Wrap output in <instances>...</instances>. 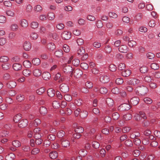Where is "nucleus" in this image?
Segmentation results:
<instances>
[{
    "instance_id": "nucleus-35",
    "label": "nucleus",
    "mask_w": 160,
    "mask_h": 160,
    "mask_svg": "<svg viewBox=\"0 0 160 160\" xmlns=\"http://www.w3.org/2000/svg\"><path fill=\"white\" fill-rule=\"evenodd\" d=\"M83 131V128L82 127L80 126H78L75 129V132L79 134L82 133Z\"/></svg>"
},
{
    "instance_id": "nucleus-6",
    "label": "nucleus",
    "mask_w": 160,
    "mask_h": 160,
    "mask_svg": "<svg viewBox=\"0 0 160 160\" xmlns=\"http://www.w3.org/2000/svg\"><path fill=\"white\" fill-rule=\"evenodd\" d=\"M72 74L76 78H78L80 77L82 74V72L79 69H76L74 70L73 72H72Z\"/></svg>"
},
{
    "instance_id": "nucleus-7",
    "label": "nucleus",
    "mask_w": 160,
    "mask_h": 160,
    "mask_svg": "<svg viewBox=\"0 0 160 160\" xmlns=\"http://www.w3.org/2000/svg\"><path fill=\"white\" fill-rule=\"evenodd\" d=\"M119 51L122 53H127L129 50L127 46L125 45L120 46L118 48Z\"/></svg>"
},
{
    "instance_id": "nucleus-43",
    "label": "nucleus",
    "mask_w": 160,
    "mask_h": 160,
    "mask_svg": "<svg viewBox=\"0 0 160 160\" xmlns=\"http://www.w3.org/2000/svg\"><path fill=\"white\" fill-rule=\"evenodd\" d=\"M148 68L145 66L141 67L140 68V71L142 73H145L148 71Z\"/></svg>"
},
{
    "instance_id": "nucleus-24",
    "label": "nucleus",
    "mask_w": 160,
    "mask_h": 160,
    "mask_svg": "<svg viewBox=\"0 0 160 160\" xmlns=\"http://www.w3.org/2000/svg\"><path fill=\"white\" fill-rule=\"evenodd\" d=\"M12 67L14 70L16 71H18L22 68V65L19 63H15L13 65Z\"/></svg>"
},
{
    "instance_id": "nucleus-50",
    "label": "nucleus",
    "mask_w": 160,
    "mask_h": 160,
    "mask_svg": "<svg viewBox=\"0 0 160 160\" xmlns=\"http://www.w3.org/2000/svg\"><path fill=\"white\" fill-rule=\"evenodd\" d=\"M48 19L49 20H53L55 18V15L54 14L53 12H50L48 13Z\"/></svg>"
},
{
    "instance_id": "nucleus-14",
    "label": "nucleus",
    "mask_w": 160,
    "mask_h": 160,
    "mask_svg": "<svg viewBox=\"0 0 160 160\" xmlns=\"http://www.w3.org/2000/svg\"><path fill=\"white\" fill-rule=\"evenodd\" d=\"M16 82L13 81L11 80L7 83L6 84V86L9 88H15L16 86Z\"/></svg>"
},
{
    "instance_id": "nucleus-15",
    "label": "nucleus",
    "mask_w": 160,
    "mask_h": 160,
    "mask_svg": "<svg viewBox=\"0 0 160 160\" xmlns=\"http://www.w3.org/2000/svg\"><path fill=\"white\" fill-rule=\"evenodd\" d=\"M40 129L39 128H36L34 129V137L35 138H40L42 137V135L40 133Z\"/></svg>"
},
{
    "instance_id": "nucleus-59",
    "label": "nucleus",
    "mask_w": 160,
    "mask_h": 160,
    "mask_svg": "<svg viewBox=\"0 0 160 160\" xmlns=\"http://www.w3.org/2000/svg\"><path fill=\"white\" fill-rule=\"evenodd\" d=\"M145 102L147 104H150L152 102V100L149 98H146L144 99Z\"/></svg>"
},
{
    "instance_id": "nucleus-64",
    "label": "nucleus",
    "mask_w": 160,
    "mask_h": 160,
    "mask_svg": "<svg viewBox=\"0 0 160 160\" xmlns=\"http://www.w3.org/2000/svg\"><path fill=\"white\" fill-rule=\"evenodd\" d=\"M52 105L54 108H57L60 107V104L58 101H55L52 103Z\"/></svg>"
},
{
    "instance_id": "nucleus-52",
    "label": "nucleus",
    "mask_w": 160,
    "mask_h": 160,
    "mask_svg": "<svg viewBox=\"0 0 160 160\" xmlns=\"http://www.w3.org/2000/svg\"><path fill=\"white\" fill-rule=\"evenodd\" d=\"M65 134V133L64 131L61 130L58 132L57 135L58 137L61 138L63 137Z\"/></svg>"
},
{
    "instance_id": "nucleus-63",
    "label": "nucleus",
    "mask_w": 160,
    "mask_h": 160,
    "mask_svg": "<svg viewBox=\"0 0 160 160\" xmlns=\"http://www.w3.org/2000/svg\"><path fill=\"white\" fill-rule=\"evenodd\" d=\"M80 66L83 69H87L88 68V66L86 63H82L80 64Z\"/></svg>"
},
{
    "instance_id": "nucleus-40",
    "label": "nucleus",
    "mask_w": 160,
    "mask_h": 160,
    "mask_svg": "<svg viewBox=\"0 0 160 160\" xmlns=\"http://www.w3.org/2000/svg\"><path fill=\"white\" fill-rule=\"evenodd\" d=\"M85 52L84 49L82 47L80 48L77 51L78 55H83Z\"/></svg>"
},
{
    "instance_id": "nucleus-19",
    "label": "nucleus",
    "mask_w": 160,
    "mask_h": 160,
    "mask_svg": "<svg viewBox=\"0 0 160 160\" xmlns=\"http://www.w3.org/2000/svg\"><path fill=\"white\" fill-rule=\"evenodd\" d=\"M42 76L44 80H47L50 78L51 74L48 72H44L42 73Z\"/></svg>"
},
{
    "instance_id": "nucleus-13",
    "label": "nucleus",
    "mask_w": 160,
    "mask_h": 160,
    "mask_svg": "<svg viewBox=\"0 0 160 160\" xmlns=\"http://www.w3.org/2000/svg\"><path fill=\"white\" fill-rule=\"evenodd\" d=\"M24 49L26 51H29L31 48V44L29 41H25L23 45Z\"/></svg>"
},
{
    "instance_id": "nucleus-62",
    "label": "nucleus",
    "mask_w": 160,
    "mask_h": 160,
    "mask_svg": "<svg viewBox=\"0 0 160 160\" xmlns=\"http://www.w3.org/2000/svg\"><path fill=\"white\" fill-rule=\"evenodd\" d=\"M40 151V150L38 148H33L31 151V153L33 155H35L38 154Z\"/></svg>"
},
{
    "instance_id": "nucleus-33",
    "label": "nucleus",
    "mask_w": 160,
    "mask_h": 160,
    "mask_svg": "<svg viewBox=\"0 0 160 160\" xmlns=\"http://www.w3.org/2000/svg\"><path fill=\"white\" fill-rule=\"evenodd\" d=\"M9 60L8 58L6 56H2L0 57V62H6Z\"/></svg>"
},
{
    "instance_id": "nucleus-18",
    "label": "nucleus",
    "mask_w": 160,
    "mask_h": 160,
    "mask_svg": "<svg viewBox=\"0 0 160 160\" xmlns=\"http://www.w3.org/2000/svg\"><path fill=\"white\" fill-rule=\"evenodd\" d=\"M139 99L137 97H134L131 98V103L134 105H136L139 102Z\"/></svg>"
},
{
    "instance_id": "nucleus-8",
    "label": "nucleus",
    "mask_w": 160,
    "mask_h": 160,
    "mask_svg": "<svg viewBox=\"0 0 160 160\" xmlns=\"http://www.w3.org/2000/svg\"><path fill=\"white\" fill-rule=\"evenodd\" d=\"M61 37L64 39L68 40L71 38V33L68 31H64L62 33Z\"/></svg>"
},
{
    "instance_id": "nucleus-30",
    "label": "nucleus",
    "mask_w": 160,
    "mask_h": 160,
    "mask_svg": "<svg viewBox=\"0 0 160 160\" xmlns=\"http://www.w3.org/2000/svg\"><path fill=\"white\" fill-rule=\"evenodd\" d=\"M32 62L33 65L37 66L40 63V60L39 58H35L32 59Z\"/></svg>"
},
{
    "instance_id": "nucleus-38",
    "label": "nucleus",
    "mask_w": 160,
    "mask_h": 160,
    "mask_svg": "<svg viewBox=\"0 0 160 160\" xmlns=\"http://www.w3.org/2000/svg\"><path fill=\"white\" fill-rule=\"evenodd\" d=\"M21 118V114H18L14 117L13 121L15 122H18Z\"/></svg>"
},
{
    "instance_id": "nucleus-57",
    "label": "nucleus",
    "mask_w": 160,
    "mask_h": 160,
    "mask_svg": "<svg viewBox=\"0 0 160 160\" xmlns=\"http://www.w3.org/2000/svg\"><path fill=\"white\" fill-rule=\"evenodd\" d=\"M56 27L57 29L61 30L64 28V25L62 23H58L56 25Z\"/></svg>"
},
{
    "instance_id": "nucleus-29",
    "label": "nucleus",
    "mask_w": 160,
    "mask_h": 160,
    "mask_svg": "<svg viewBox=\"0 0 160 160\" xmlns=\"http://www.w3.org/2000/svg\"><path fill=\"white\" fill-rule=\"evenodd\" d=\"M45 90L43 87L39 88L36 90V93L38 95H42L45 92Z\"/></svg>"
},
{
    "instance_id": "nucleus-28",
    "label": "nucleus",
    "mask_w": 160,
    "mask_h": 160,
    "mask_svg": "<svg viewBox=\"0 0 160 160\" xmlns=\"http://www.w3.org/2000/svg\"><path fill=\"white\" fill-rule=\"evenodd\" d=\"M131 74V71L129 70H126L123 71L122 74V76L125 77L129 76Z\"/></svg>"
},
{
    "instance_id": "nucleus-10",
    "label": "nucleus",
    "mask_w": 160,
    "mask_h": 160,
    "mask_svg": "<svg viewBox=\"0 0 160 160\" xmlns=\"http://www.w3.org/2000/svg\"><path fill=\"white\" fill-rule=\"evenodd\" d=\"M19 24L20 26L23 28H26L28 26V21L24 19H22L20 20Z\"/></svg>"
},
{
    "instance_id": "nucleus-32",
    "label": "nucleus",
    "mask_w": 160,
    "mask_h": 160,
    "mask_svg": "<svg viewBox=\"0 0 160 160\" xmlns=\"http://www.w3.org/2000/svg\"><path fill=\"white\" fill-rule=\"evenodd\" d=\"M23 65L26 68H29L31 66V63L28 60H26L23 62Z\"/></svg>"
},
{
    "instance_id": "nucleus-46",
    "label": "nucleus",
    "mask_w": 160,
    "mask_h": 160,
    "mask_svg": "<svg viewBox=\"0 0 160 160\" xmlns=\"http://www.w3.org/2000/svg\"><path fill=\"white\" fill-rule=\"evenodd\" d=\"M112 118L114 120H117L120 117V115L117 112H114L112 113Z\"/></svg>"
},
{
    "instance_id": "nucleus-51",
    "label": "nucleus",
    "mask_w": 160,
    "mask_h": 160,
    "mask_svg": "<svg viewBox=\"0 0 160 160\" xmlns=\"http://www.w3.org/2000/svg\"><path fill=\"white\" fill-rule=\"evenodd\" d=\"M88 114V112L87 111H83L81 112L80 116L81 118H84L87 117Z\"/></svg>"
},
{
    "instance_id": "nucleus-58",
    "label": "nucleus",
    "mask_w": 160,
    "mask_h": 160,
    "mask_svg": "<svg viewBox=\"0 0 160 160\" xmlns=\"http://www.w3.org/2000/svg\"><path fill=\"white\" fill-rule=\"evenodd\" d=\"M24 99V96L21 94L17 95L16 97L17 100L19 102H21Z\"/></svg>"
},
{
    "instance_id": "nucleus-3",
    "label": "nucleus",
    "mask_w": 160,
    "mask_h": 160,
    "mask_svg": "<svg viewBox=\"0 0 160 160\" xmlns=\"http://www.w3.org/2000/svg\"><path fill=\"white\" fill-rule=\"evenodd\" d=\"M130 109V106L127 103H123L118 107V109L120 111L128 110Z\"/></svg>"
},
{
    "instance_id": "nucleus-61",
    "label": "nucleus",
    "mask_w": 160,
    "mask_h": 160,
    "mask_svg": "<svg viewBox=\"0 0 160 160\" xmlns=\"http://www.w3.org/2000/svg\"><path fill=\"white\" fill-rule=\"evenodd\" d=\"M136 42L134 41L131 40L128 42V45L130 47H133L136 46Z\"/></svg>"
},
{
    "instance_id": "nucleus-27",
    "label": "nucleus",
    "mask_w": 160,
    "mask_h": 160,
    "mask_svg": "<svg viewBox=\"0 0 160 160\" xmlns=\"http://www.w3.org/2000/svg\"><path fill=\"white\" fill-rule=\"evenodd\" d=\"M15 157V155L13 153H11L6 156V160H13Z\"/></svg>"
},
{
    "instance_id": "nucleus-37",
    "label": "nucleus",
    "mask_w": 160,
    "mask_h": 160,
    "mask_svg": "<svg viewBox=\"0 0 160 160\" xmlns=\"http://www.w3.org/2000/svg\"><path fill=\"white\" fill-rule=\"evenodd\" d=\"M104 50L106 53H109L112 51V49L109 45H107L105 46Z\"/></svg>"
},
{
    "instance_id": "nucleus-56",
    "label": "nucleus",
    "mask_w": 160,
    "mask_h": 160,
    "mask_svg": "<svg viewBox=\"0 0 160 160\" xmlns=\"http://www.w3.org/2000/svg\"><path fill=\"white\" fill-rule=\"evenodd\" d=\"M72 64L75 66H77L80 63V61L78 59H74L72 62Z\"/></svg>"
},
{
    "instance_id": "nucleus-17",
    "label": "nucleus",
    "mask_w": 160,
    "mask_h": 160,
    "mask_svg": "<svg viewBox=\"0 0 160 160\" xmlns=\"http://www.w3.org/2000/svg\"><path fill=\"white\" fill-rule=\"evenodd\" d=\"M11 64L9 62H6L2 64V67L3 70H6L9 69L11 67Z\"/></svg>"
},
{
    "instance_id": "nucleus-12",
    "label": "nucleus",
    "mask_w": 160,
    "mask_h": 160,
    "mask_svg": "<svg viewBox=\"0 0 160 160\" xmlns=\"http://www.w3.org/2000/svg\"><path fill=\"white\" fill-rule=\"evenodd\" d=\"M100 80L102 83H107L109 81V78L107 75H102L100 78Z\"/></svg>"
},
{
    "instance_id": "nucleus-21",
    "label": "nucleus",
    "mask_w": 160,
    "mask_h": 160,
    "mask_svg": "<svg viewBox=\"0 0 160 160\" xmlns=\"http://www.w3.org/2000/svg\"><path fill=\"white\" fill-rule=\"evenodd\" d=\"M39 24L38 22L36 21H33L32 22L30 23V27L33 29L37 28Z\"/></svg>"
},
{
    "instance_id": "nucleus-2",
    "label": "nucleus",
    "mask_w": 160,
    "mask_h": 160,
    "mask_svg": "<svg viewBox=\"0 0 160 160\" xmlns=\"http://www.w3.org/2000/svg\"><path fill=\"white\" fill-rule=\"evenodd\" d=\"M72 68L71 66L69 65H67L63 67V72L65 73L68 74L70 73L71 77L73 75L72 73Z\"/></svg>"
},
{
    "instance_id": "nucleus-22",
    "label": "nucleus",
    "mask_w": 160,
    "mask_h": 160,
    "mask_svg": "<svg viewBox=\"0 0 160 160\" xmlns=\"http://www.w3.org/2000/svg\"><path fill=\"white\" fill-rule=\"evenodd\" d=\"M50 158L52 159H55L58 156L57 152L55 151L51 152L49 154Z\"/></svg>"
},
{
    "instance_id": "nucleus-36",
    "label": "nucleus",
    "mask_w": 160,
    "mask_h": 160,
    "mask_svg": "<svg viewBox=\"0 0 160 160\" xmlns=\"http://www.w3.org/2000/svg\"><path fill=\"white\" fill-rule=\"evenodd\" d=\"M23 74L25 77H28L31 74V71L28 69H26L23 70Z\"/></svg>"
},
{
    "instance_id": "nucleus-47",
    "label": "nucleus",
    "mask_w": 160,
    "mask_h": 160,
    "mask_svg": "<svg viewBox=\"0 0 160 160\" xmlns=\"http://www.w3.org/2000/svg\"><path fill=\"white\" fill-rule=\"evenodd\" d=\"M151 68L154 70H157L159 68V65L157 63H153L150 65Z\"/></svg>"
},
{
    "instance_id": "nucleus-26",
    "label": "nucleus",
    "mask_w": 160,
    "mask_h": 160,
    "mask_svg": "<svg viewBox=\"0 0 160 160\" xmlns=\"http://www.w3.org/2000/svg\"><path fill=\"white\" fill-rule=\"evenodd\" d=\"M39 112L43 116L47 113V110L45 107H42L40 108Z\"/></svg>"
},
{
    "instance_id": "nucleus-39",
    "label": "nucleus",
    "mask_w": 160,
    "mask_h": 160,
    "mask_svg": "<svg viewBox=\"0 0 160 160\" xmlns=\"http://www.w3.org/2000/svg\"><path fill=\"white\" fill-rule=\"evenodd\" d=\"M125 144L128 147H132L133 145L132 142L129 139H128L125 141Z\"/></svg>"
},
{
    "instance_id": "nucleus-44",
    "label": "nucleus",
    "mask_w": 160,
    "mask_h": 160,
    "mask_svg": "<svg viewBox=\"0 0 160 160\" xmlns=\"http://www.w3.org/2000/svg\"><path fill=\"white\" fill-rule=\"evenodd\" d=\"M132 117L131 114L129 113H127L123 116V118L125 120H129Z\"/></svg>"
},
{
    "instance_id": "nucleus-54",
    "label": "nucleus",
    "mask_w": 160,
    "mask_h": 160,
    "mask_svg": "<svg viewBox=\"0 0 160 160\" xmlns=\"http://www.w3.org/2000/svg\"><path fill=\"white\" fill-rule=\"evenodd\" d=\"M109 16L110 17L113 18H117L118 17L117 14L114 12H110L108 13Z\"/></svg>"
},
{
    "instance_id": "nucleus-11",
    "label": "nucleus",
    "mask_w": 160,
    "mask_h": 160,
    "mask_svg": "<svg viewBox=\"0 0 160 160\" xmlns=\"http://www.w3.org/2000/svg\"><path fill=\"white\" fill-rule=\"evenodd\" d=\"M28 123L27 119H22L19 122L18 126L20 128H23L26 127Z\"/></svg>"
},
{
    "instance_id": "nucleus-1",
    "label": "nucleus",
    "mask_w": 160,
    "mask_h": 160,
    "mask_svg": "<svg viewBox=\"0 0 160 160\" xmlns=\"http://www.w3.org/2000/svg\"><path fill=\"white\" fill-rule=\"evenodd\" d=\"M148 91V88L144 86L139 87L135 90L136 94L142 96H145Z\"/></svg>"
},
{
    "instance_id": "nucleus-48",
    "label": "nucleus",
    "mask_w": 160,
    "mask_h": 160,
    "mask_svg": "<svg viewBox=\"0 0 160 160\" xmlns=\"http://www.w3.org/2000/svg\"><path fill=\"white\" fill-rule=\"evenodd\" d=\"M64 98L67 101L70 102L71 101L72 99L71 96L69 94H66L64 96Z\"/></svg>"
},
{
    "instance_id": "nucleus-16",
    "label": "nucleus",
    "mask_w": 160,
    "mask_h": 160,
    "mask_svg": "<svg viewBox=\"0 0 160 160\" xmlns=\"http://www.w3.org/2000/svg\"><path fill=\"white\" fill-rule=\"evenodd\" d=\"M32 73L34 76L38 77L41 75L42 71L36 68L33 70Z\"/></svg>"
},
{
    "instance_id": "nucleus-41",
    "label": "nucleus",
    "mask_w": 160,
    "mask_h": 160,
    "mask_svg": "<svg viewBox=\"0 0 160 160\" xmlns=\"http://www.w3.org/2000/svg\"><path fill=\"white\" fill-rule=\"evenodd\" d=\"M34 10L36 12H40L42 10V8L40 5H38L34 7Z\"/></svg>"
},
{
    "instance_id": "nucleus-53",
    "label": "nucleus",
    "mask_w": 160,
    "mask_h": 160,
    "mask_svg": "<svg viewBox=\"0 0 160 160\" xmlns=\"http://www.w3.org/2000/svg\"><path fill=\"white\" fill-rule=\"evenodd\" d=\"M99 92L101 94H106L108 92V89L105 87H101L99 89Z\"/></svg>"
},
{
    "instance_id": "nucleus-55",
    "label": "nucleus",
    "mask_w": 160,
    "mask_h": 160,
    "mask_svg": "<svg viewBox=\"0 0 160 160\" xmlns=\"http://www.w3.org/2000/svg\"><path fill=\"white\" fill-rule=\"evenodd\" d=\"M92 146L95 148H98L100 146V144L96 141H93L92 142Z\"/></svg>"
},
{
    "instance_id": "nucleus-25",
    "label": "nucleus",
    "mask_w": 160,
    "mask_h": 160,
    "mask_svg": "<svg viewBox=\"0 0 160 160\" xmlns=\"http://www.w3.org/2000/svg\"><path fill=\"white\" fill-rule=\"evenodd\" d=\"M47 93L49 96L52 97L55 95V91L52 88H49L48 90Z\"/></svg>"
},
{
    "instance_id": "nucleus-5",
    "label": "nucleus",
    "mask_w": 160,
    "mask_h": 160,
    "mask_svg": "<svg viewBox=\"0 0 160 160\" xmlns=\"http://www.w3.org/2000/svg\"><path fill=\"white\" fill-rule=\"evenodd\" d=\"M60 141L63 147L67 148L70 146V142L68 140L63 138L61 139Z\"/></svg>"
},
{
    "instance_id": "nucleus-9",
    "label": "nucleus",
    "mask_w": 160,
    "mask_h": 160,
    "mask_svg": "<svg viewBox=\"0 0 160 160\" xmlns=\"http://www.w3.org/2000/svg\"><path fill=\"white\" fill-rule=\"evenodd\" d=\"M61 91L63 93H66L69 91V88L67 85L65 84H62L60 86Z\"/></svg>"
},
{
    "instance_id": "nucleus-31",
    "label": "nucleus",
    "mask_w": 160,
    "mask_h": 160,
    "mask_svg": "<svg viewBox=\"0 0 160 160\" xmlns=\"http://www.w3.org/2000/svg\"><path fill=\"white\" fill-rule=\"evenodd\" d=\"M106 102L108 105L109 106H112L114 104L113 100L110 98H108L106 100Z\"/></svg>"
},
{
    "instance_id": "nucleus-23",
    "label": "nucleus",
    "mask_w": 160,
    "mask_h": 160,
    "mask_svg": "<svg viewBox=\"0 0 160 160\" xmlns=\"http://www.w3.org/2000/svg\"><path fill=\"white\" fill-rule=\"evenodd\" d=\"M54 54L56 57L58 58H60L62 56L63 52L61 50H58L55 52Z\"/></svg>"
},
{
    "instance_id": "nucleus-49",
    "label": "nucleus",
    "mask_w": 160,
    "mask_h": 160,
    "mask_svg": "<svg viewBox=\"0 0 160 160\" xmlns=\"http://www.w3.org/2000/svg\"><path fill=\"white\" fill-rule=\"evenodd\" d=\"M12 144L14 147L16 148L18 147L21 145L20 142L17 140H15L13 141Z\"/></svg>"
},
{
    "instance_id": "nucleus-60",
    "label": "nucleus",
    "mask_w": 160,
    "mask_h": 160,
    "mask_svg": "<svg viewBox=\"0 0 160 160\" xmlns=\"http://www.w3.org/2000/svg\"><path fill=\"white\" fill-rule=\"evenodd\" d=\"M115 82L117 84L120 85L123 83V80L122 78H118L116 80Z\"/></svg>"
},
{
    "instance_id": "nucleus-20",
    "label": "nucleus",
    "mask_w": 160,
    "mask_h": 160,
    "mask_svg": "<svg viewBox=\"0 0 160 160\" xmlns=\"http://www.w3.org/2000/svg\"><path fill=\"white\" fill-rule=\"evenodd\" d=\"M47 48L50 51H53L56 48V46L52 42H50L48 43L47 45Z\"/></svg>"
},
{
    "instance_id": "nucleus-4",
    "label": "nucleus",
    "mask_w": 160,
    "mask_h": 160,
    "mask_svg": "<svg viewBox=\"0 0 160 160\" xmlns=\"http://www.w3.org/2000/svg\"><path fill=\"white\" fill-rule=\"evenodd\" d=\"M140 82V80L135 78H132L127 82L128 84L135 86L138 85Z\"/></svg>"
},
{
    "instance_id": "nucleus-42",
    "label": "nucleus",
    "mask_w": 160,
    "mask_h": 160,
    "mask_svg": "<svg viewBox=\"0 0 160 160\" xmlns=\"http://www.w3.org/2000/svg\"><path fill=\"white\" fill-rule=\"evenodd\" d=\"M18 28V26L17 24L13 23L11 26V28L13 31H17Z\"/></svg>"
},
{
    "instance_id": "nucleus-45",
    "label": "nucleus",
    "mask_w": 160,
    "mask_h": 160,
    "mask_svg": "<svg viewBox=\"0 0 160 160\" xmlns=\"http://www.w3.org/2000/svg\"><path fill=\"white\" fill-rule=\"evenodd\" d=\"M6 13L8 16L11 17H13L15 16V13L14 12L11 10H8L7 11Z\"/></svg>"
},
{
    "instance_id": "nucleus-34",
    "label": "nucleus",
    "mask_w": 160,
    "mask_h": 160,
    "mask_svg": "<svg viewBox=\"0 0 160 160\" xmlns=\"http://www.w3.org/2000/svg\"><path fill=\"white\" fill-rule=\"evenodd\" d=\"M31 39L32 40H36L38 37V34L36 32H32L30 35Z\"/></svg>"
}]
</instances>
